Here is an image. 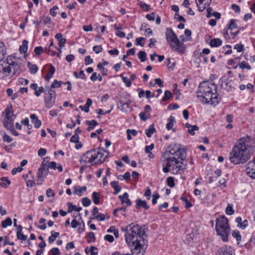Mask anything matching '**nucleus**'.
Segmentation results:
<instances>
[{
  "label": "nucleus",
  "instance_id": "nucleus-1",
  "mask_svg": "<svg viewBox=\"0 0 255 255\" xmlns=\"http://www.w3.org/2000/svg\"><path fill=\"white\" fill-rule=\"evenodd\" d=\"M125 232L126 243L130 248L132 255H144L146 248V241L144 237L145 232L138 225L132 223L127 227H122Z\"/></svg>",
  "mask_w": 255,
  "mask_h": 255
},
{
  "label": "nucleus",
  "instance_id": "nucleus-2",
  "mask_svg": "<svg viewBox=\"0 0 255 255\" xmlns=\"http://www.w3.org/2000/svg\"><path fill=\"white\" fill-rule=\"evenodd\" d=\"M186 153L184 148L174 145L170 146L161 159V162L166 161V165L163 168V172L169 171V167H172V173L177 174L183 171L187 165Z\"/></svg>",
  "mask_w": 255,
  "mask_h": 255
},
{
  "label": "nucleus",
  "instance_id": "nucleus-3",
  "mask_svg": "<svg viewBox=\"0 0 255 255\" xmlns=\"http://www.w3.org/2000/svg\"><path fill=\"white\" fill-rule=\"evenodd\" d=\"M255 152V140L249 136L241 137L233 147L229 159L234 164L245 163Z\"/></svg>",
  "mask_w": 255,
  "mask_h": 255
},
{
  "label": "nucleus",
  "instance_id": "nucleus-4",
  "mask_svg": "<svg viewBox=\"0 0 255 255\" xmlns=\"http://www.w3.org/2000/svg\"><path fill=\"white\" fill-rule=\"evenodd\" d=\"M217 89V86L213 82L203 81L196 91L197 98L203 104L216 106L221 101Z\"/></svg>",
  "mask_w": 255,
  "mask_h": 255
},
{
  "label": "nucleus",
  "instance_id": "nucleus-5",
  "mask_svg": "<svg viewBox=\"0 0 255 255\" xmlns=\"http://www.w3.org/2000/svg\"><path fill=\"white\" fill-rule=\"evenodd\" d=\"M22 65V60L14 55L8 56L6 60H0V79L12 77L18 73Z\"/></svg>",
  "mask_w": 255,
  "mask_h": 255
},
{
  "label": "nucleus",
  "instance_id": "nucleus-6",
  "mask_svg": "<svg viewBox=\"0 0 255 255\" xmlns=\"http://www.w3.org/2000/svg\"><path fill=\"white\" fill-rule=\"evenodd\" d=\"M165 36L167 42L171 49L179 53L183 54L185 51L184 43L180 41L177 35L170 27L166 28Z\"/></svg>",
  "mask_w": 255,
  "mask_h": 255
},
{
  "label": "nucleus",
  "instance_id": "nucleus-7",
  "mask_svg": "<svg viewBox=\"0 0 255 255\" xmlns=\"http://www.w3.org/2000/svg\"><path fill=\"white\" fill-rule=\"evenodd\" d=\"M216 231L224 242L228 241V237L230 233L228 220L224 216H220L216 220Z\"/></svg>",
  "mask_w": 255,
  "mask_h": 255
},
{
  "label": "nucleus",
  "instance_id": "nucleus-8",
  "mask_svg": "<svg viewBox=\"0 0 255 255\" xmlns=\"http://www.w3.org/2000/svg\"><path fill=\"white\" fill-rule=\"evenodd\" d=\"M93 152L95 164H99L103 163L108 156V153H106L103 148L95 149L93 150Z\"/></svg>",
  "mask_w": 255,
  "mask_h": 255
},
{
  "label": "nucleus",
  "instance_id": "nucleus-9",
  "mask_svg": "<svg viewBox=\"0 0 255 255\" xmlns=\"http://www.w3.org/2000/svg\"><path fill=\"white\" fill-rule=\"evenodd\" d=\"M80 162L82 164H90L91 165H95V162H94L93 150H88L83 154L80 157Z\"/></svg>",
  "mask_w": 255,
  "mask_h": 255
},
{
  "label": "nucleus",
  "instance_id": "nucleus-10",
  "mask_svg": "<svg viewBox=\"0 0 255 255\" xmlns=\"http://www.w3.org/2000/svg\"><path fill=\"white\" fill-rule=\"evenodd\" d=\"M212 0H196L199 11L204 10L211 2Z\"/></svg>",
  "mask_w": 255,
  "mask_h": 255
},
{
  "label": "nucleus",
  "instance_id": "nucleus-11",
  "mask_svg": "<svg viewBox=\"0 0 255 255\" xmlns=\"http://www.w3.org/2000/svg\"><path fill=\"white\" fill-rule=\"evenodd\" d=\"M119 198H120L122 204H126L128 206L131 205V202L128 198V193H124L123 195H120Z\"/></svg>",
  "mask_w": 255,
  "mask_h": 255
},
{
  "label": "nucleus",
  "instance_id": "nucleus-12",
  "mask_svg": "<svg viewBox=\"0 0 255 255\" xmlns=\"http://www.w3.org/2000/svg\"><path fill=\"white\" fill-rule=\"evenodd\" d=\"M168 122L166 125V128L169 130L172 129V131L175 132L176 129L174 128H172L174 123H175V118L172 116H170L168 119Z\"/></svg>",
  "mask_w": 255,
  "mask_h": 255
},
{
  "label": "nucleus",
  "instance_id": "nucleus-13",
  "mask_svg": "<svg viewBox=\"0 0 255 255\" xmlns=\"http://www.w3.org/2000/svg\"><path fill=\"white\" fill-rule=\"evenodd\" d=\"M136 207L137 209L143 208L145 210H148L149 208V206L147 205L146 202L140 199L136 200Z\"/></svg>",
  "mask_w": 255,
  "mask_h": 255
},
{
  "label": "nucleus",
  "instance_id": "nucleus-14",
  "mask_svg": "<svg viewBox=\"0 0 255 255\" xmlns=\"http://www.w3.org/2000/svg\"><path fill=\"white\" fill-rule=\"evenodd\" d=\"M55 98L49 96L45 97V107L48 108H51L54 103Z\"/></svg>",
  "mask_w": 255,
  "mask_h": 255
},
{
  "label": "nucleus",
  "instance_id": "nucleus-15",
  "mask_svg": "<svg viewBox=\"0 0 255 255\" xmlns=\"http://www.w3.org/2000/svg\"><path fill=\"white\" fill-rule=\"evenodd\" d=\"M31 122L34 125V127L36 128H39L41 125V121L38 119L35 114H31L30 116Z\"/></svg>",
  "mask_w": 255,
  "mask_h": 255
},
{
  "label": "nucleus",
  "instance_id": "nucleus-16",
  "mask_svg": "<svg viewBox=\"0 0 255 255\" xmlns=\"http://www.w3.org/2000/svg\"><path fill=\"white\" fill-rule=\"evenodd\" d=\"M129 104L128 102H124L120 101L118 103V107L122 111L126 112L128 110Z\"/></svg>",
  "mask_w": 255,
  "mask_h": 255
},
{
  "label": "nucleus",
  "instance_id": "nucleus-17",
  "mask_svg": "<svg viewBox=\"0 0 255 255\" xmlns=\"http://www.w3.org/2000/svg\"><path fill=\"white\" fill-rule=\"evenodd\" d=\"M93 102L92 100L88 98L87 100L86 103L84 106L81 105L79 106V108L82 110L84 111L86 113H88L89 112V108L92 105Z\"/></svg>",
  "mask_w": 255,
  "mask_h": 255
},
{
  "label": "nucleus",
  "instance_id": "nucleus-18",
  "mask_svg": "<svg viewBox=\"0 0 255 255\" xmlns=\"http://www.w3.org/2000/svg\"><path fill=\"white\" fill-rule=\"evenodd\" d=\"M185 127L187 128L188 132L191 134V135H194L195 131H197L199 129V128L196 126L193 125L192 126L190 124L187 123L185 124Z\"/></svg>",
  "mask_w": 255,
  "mask_h": 255
},
{
  "label": "nucleus",
  "instance_id": "nucleus-19",
  "mask_svg": "<svg viewBox=\"0 0 255 255\" xmlns=\"http://www.w3.org/2000/svg\"><path fill=\"white\" fill-rule=\"evenodd\" d=\"M56 39L58 41V45L60 47H63L66 43V39L62 38V34L61 33L56 34L55 36Z\"/></svg>",
  "mask_w": 255,
  "mask_h": 255
},
{
  "label": "nucleus",
  "instance_id": "nucleus-20",
  "mask_svg": "<svg viewBox=\"0 0 255 255\" xmlns=\"http://www.w3.org/2000/svg\"><path fill=\"white\" fill-rule=\"evenodd\" d=\"M222 41L220 38L211 39L210 42V46L211 47H217L222 45Z\"/></svg>",
  "mask_w": 255,
  "mask_h": 255
},
{
  "label": "nucleus",
  "instance_id": "nucleus-21",
  "mask_svg": "<svg viewBox=\"0 0 255 255\" xmlns=\"http://www.w3.org/2000/svg\"><path fill=\"white\" fill-rule=\"evenodd\" d=\"M85 123L89 126L87 128L88 131H91L94 128L98 125V123L95 120L91 121H86Z\"/></svg>",
  "mask_w": 255,
  "mask_h": 255
},
{
  "label": "nucleus",
  "instance_id": "nucleus-22",
  "mask_svg": "<svg viewBox=\"0 0 255 255\" xmlns=\"http://www.w3.org/2000/svg\"><path fill=\"white\" fill-rule=\"evenodd\" d=\"M67 207H68V212L71 213L73 211H75L77 212H79L82 210V207H77L75 205H72V204L71 202H68L67 204Z\"/></svg>",
  "mask_w": 255,
  "mask_h": 255
},
{
  "label": "nucleus",
  "instance_id": "nucleus-23",
  "mask_svg": "<svg viewBox=\"0 0 255 255\" xmlns=\"http://www.w3.org/2000/svg\"><path fill=\"white\" fill-rule=\"evenodd\" d=\"M218 255H232L231 248L228 247L222 248Z\"/></svg>",
  "mask_w": 255,
  "mask_h": 255
},
{
  "label": "nucleus",
  "instance_id": "nucleus-24",
  "mask_svg": "<svg viewBox=\"0 0 255 255\" xmlns=\"http://www.w3.org/2000/svg\"><path fill=\"white\" fill-rule=\"evenodd\" d=\"M156 131V130L154 128V125L151 124L150 125L148 128L145 130V132L148 137H150L153 133Z\"/></svg>",
  "mask_w": 255,
  "mask_h": 255
},
{
  "label": "nucleus",
  "instance_id": "nucleus-25",
  "mask_svg": "<svg viewBox=\"0 0 255 255\" xmlns=\"http://www.w3.org/2000/svg\"><path fill=\"white\" fill-rule=\"evenodd\" d=\"M6 49L3 42H0V60H2L6 55Z\"/></svg>",
  "mask_w": 255,
  "mask_h": 255
},
{
  "label": "nucleus",
  "instance_id": "nucleus-26",
  "mask_svg": "<svg viewBox=\"0 0 255 255\" xmlns=\"http://www.w3.org/2000/svg\"><path fill=\"white\" fill-rule=\"evenodd\" d=\"M46 175H47V171L45 169V165L44 164V162H43L42 163V164L41 165L40 167L38 169V171L37 175L45 177Z\"/></svg>",
  "mask_w": 255,
  "mask_h": 255
},
{
  "label": "nucleus",
  "instance_id": "nucleus-27",
  "mask_svg": "<svg viewBox=\"0 0 255 255\" xmlns=\"http://www.w3.org/2000/svg\"><path fill=\"white\" fill-rule=\"evenodd\" d=\"M59 236V233L52 231L51 232V236L48 238V242L50 244L53 243Z\"/></svg>",
  "mask_w": 255,
  "mask_h": 255
},
{
  "label": "nucleus",
  "instance_id": "nucleus-28",
  "mask_svg": "<svg viewBox=\"0 0 255 255\" xmlns=\"http://www.w3.org/2000/svg\"><path fill=\"white\" fill-rule=\"evenodd\" d=\"M3 126L7 129H13V121L4 119L3 122Z\"/></svg>",
  "mask_w": 255,
  "mask_h": 255
},
{
  "label": "nucleus",
  "instance_id": "nucleus-29",
  "mask_svg": "<svg viewBox=\"0 0 255 255\" xmlns=\"http://www.w3.org/2000/svg\"><path fill=\"white\" fill-rule=\"evenodd\" d=\"M111 185L115 190V194H117L121 191V188L119 186V182L118 181H115L111 182Z\"/></svg>",
  "mask_w": 255,
  "mask_h": 255
},
{
  "label": "nucleus",
  "instance_id": "nucleus-30",
  "mask_svg": "<svg viewBox=\"0 0 255 255\" xmlns=\"http://www.w3.org/2000/svg\"><path fill=\"white\" fill-rule=\"evenodd\" d=\"M127 139L130 140L132 139L131 135L136 136L137 134V131L135 129H128L127 130Z\"/></svg>",
  "mask_w": 255,
  "mask_h": 255
},
{
  "label": "nucleus",
  "instance_id": "nucleus-31",
  "mask_svg": "<svg viewBox=\"0 0 255 255\" xmlns=\"http://www.w3.org/2000/svg\"><path fill=\"white\" fill-rule=\"evenodd\" d=\"M12 220L10 218L7 217L5 220L1 222V226L3 228H6L8 226H10L12 225Z\"/></svg>",
  "mask_w": 255,
  "mask_h": 255
},
{
  "label": "nucleus",
  "instance_id": "nucleus-32",
  "mask_svg": "<svg viewBox=\"0 0 255 255\" xmlns=\"http://www.w3.org/2000/svg\"><path fill=\"white\" fill-rule=\"evenodd\" d=\"M28 49V41L26 40H24L22 41V45L19 47V50L20 52L24 53H26Z\"/></svg>",
  "mask_w": 255,
  "mask_h": 255
},
{
  "label": "nucleus",
  "instance_id": "nucleus-33",
  "mask_svg": "<svg viewBox=\"0 0 255 255\" xmlns=\"http://www.w3.org/2000/svg\"><path fill=\"white\" fill-rule=\"evenodd\" d=\"M1 180L2 182L0 184V186L3 188H7L11 184L10 181L7 177H2Z\"/></svg>",
  "mask_w": 255,
  "mask_h": 255
},
{
  "label": "nucleus",
  "instance_id": "nucleus-34",
  "mask_svg": "<svg viewBox=\"0 0 255 255\" xmlns=\"http://www.w3.org/2000/svg\"><path fill=\"white\" fill-rule=\"evenodd\" d=\"M221 86L222 89H224L228 92L231 90L232 87L230 85H229V83L227 81L222 80L221 81Z\"/></svg>",
  "mask_w": 255,
  "mask_h": 255
},
{
  "label": "nucleus",
  "instance_id": "nucleus-35",
  "mask_svg": "<svg viewBox=\"0 0 255 255\" xmlns=\"http://www.w3.org/2000/svg\"><path fill=\"white\" fill-rule=\"evenodd\" d=\"M92 196L94 204L96 205H98L100 203L99 193L98 192H94L92 193Z\"/></svg>",
  "mask_w": 255,
  "mask_h": 255
},
{
  "label": "nucleus",
  "instance_id": "nucleus-36",
  "mask_svg": "<svg viewBox=\"0 0 255 255\" xmlns=\"http://www.w3.org/2000/svg\"><path fill=\"white\" fill-rule=\"evenodd\" d=\"M138 58L140 59V62H143L147 59L146 54L143 51L139 52L137 55Z\"/></svg>",
  "mask_w": 255,
  "mask_h": 255
},
{
  "label": "nucleus",
  "instance_id": "nucleus-37",
  "mask_svg": "<svg viewBox=\"0 0 255 255\" xmlns=\"http://www.w3.org/2000/svg\"><path fill=\"white\" fill-rule=\"evenodd\" d=\"M28 68L31 74H35L38 70V67L35 64H31L30 62L28 63Z\"/></svg>",
  "mask_w": 255,
  "mask_h": 255
},
{
  "label": "nucleus",
  "instance_id": "nucleus-38",
  "mask_svg": "<svg viewBox=\"0 0 255 255\" xmlns=\"http://www.w3.org/2000/svg\"><path fill=\"white\" fill-rule=\"evenodd\" d=\"M5 118V120L13 121L15 116L11 111L7 110L6 112Z\"/></svg>",
  "mask_w": 255,
  "mask_h": 255
},
{
  "label": "nucleus",
  "instance_id": "nucleus-39",
  "mask_svg": "<svg viewBox=\"0 0 255 255\" xmlns=\"http://www.w3.org/2000/svg\"><path fill=\"white\" fill-rule=\"evenodd\" d=\"M235 211L233 208V205L228 204L226 208V213L228 215H232Z\"/></svg>",
  "mask_w": 255,
  "mask_h": 255
},
{
  "label": "nucleus",
  "instance_id": "nucleus-40",
  "mask_svg": "<svg viewBox=\"0 0 255 255\" xmlns=\"http://www.w3.org/2000/svg\"><path fill=\"white\" fill-rule=\"evenodd\" d=\"M120 76L122 78L123 82L125 83L127 87H130L131 85L130 80L128 79L127 77L123 76V74H121Z\"/></svg>",
  "mask_w": 255,
  "mask_h": 255
},
{
  "label": "nucleus",
  "instance_id": "nucleus-41",
  "mask_svg": "<svg viewBox=\"0 0 255 255\" xmlns=\"http://www.w3.org/2000/svg\"><path fill=\"white\" fill-rule=\"evenodd\" d=\"M239 67L240 68L242 69H247L248 70H250L251 69V67L249 65V64L246 62V61H242V62H241L239 65Z\"/></svg>",
  "mask_w": 255,
  "mask_h": 255
},
{
  "label": "nucleus",
  "instance_id": "nucleus-42",
  "mask_svg": "<svg viewBox=\"0 0 255 255\" xmlns=\"http://www.w3.org/2000/svg\"><path fill=\"white\" fill-rule=\"evenodd\" d=\"M166 182L168 186L171 188H173L175 186L174 179L172 177H169L166 179Z\"/></svg>",
  "mask_w": 255,
  "mask_h": 255
},
{
  "label": "nucleus",
  "instance_id": "nucleus-43",
  "mask_svg": "<svg viewBox=\"0 0 255 255\" xmlns=\"http://www.w3.org/2000/svg\"><path fill=\"white\" fill-rule=\"evenodd\" d=\"M232 236L234 238H236L238 242H239L241 240V238H242L241 235L239 231H238L237 230H235V231H233Z\"/></svg>",
  "mask_w": 255,
  "mask_h": 255
},
{
  "label": "nucleus",
  "instance_id": "nucleus-44",
  "mask_svg": "<svg viewBox=\"0 0 255 255\" xmlns=\"http://www.w3.org/2000/svg\"><path fill=\"white\" fill-rule=\"evenodd\" d=\"M82 203L83 206L88 207L91 204V200L88 197H84L82 199Z\"/></svg>",
  "mask_w": 255,
  "mask_h": 255
},
{
  "label": "nucleus",
  "instance_id": "nucleus-45",
  "mask_svg": "<svg viewBox=\"0 0 255 255\" xmlns=\"http://www.w3.org/2000/svg\"><path fill=\"white\" fill-rule=\"evenodd\" d=\"M63 82L62 81H58L57 80H54L51 86L52 88H59L61 86Z\"/></svg>",
  "mask_w": 255,
  "mask_h": 255
},
{
  "label": "nucleus",
  "instance_id": "nucleus-46",
  "mask_svg": "<svg viewBox=\"0 0 255 255\" xmlns=\"http://www.w3.org/2000/svg\"><path fill=\"white\" fill-rule=\"evenodd\" d=\"M139 4L140 8H142L144 11H147L149 10V5L145 3V2H140Z\"/></svg>",
  "mask_w": 255,
  "mask_h": 255
},
{
  "label": "nucleus",
  "instance_id": "nucleus-47",
  "mask_svg": "<svg viewBox=\"0 0 255 255\" xmlns=\"http://www.w3.org/2000/svg\"><path fill=\"white\" fill-rule=\"evenodd\" d=\"M234 48L238 52H242L244 49V45L242 44H236L234 45Z\"/></svg>",
  "mask_w": 255,
  "mask_h": 255
},
{
  "label": "nucleus",
  "instance_id": "nucleus-48",
  "mask_svg": "<svg viewBox=\"0 0 255 255\" xmlns=\"http://www.w3.org/2000/svg\"><path fill=\"white\" fill-rule=\"evenodd\" d=\"M74 192L76 195H78L79 196H81L82 195V191L80 189V186H75L73 188Z\"/></svg>",
  "mask_w": 255,
  "mask_h": 255
},
{
  "label": "nucleus",
  "instance_id": "nucleus-49",
  "mask_svg": "<svg viewBox=\"0 0 255 255\" xmlns=\"http://www.w3.org/2000/svg\"><path fill=\"white\" fill-rule=\"evenodd\" d=\"M237 27V24L236 23V20L235 19H231L230 21V24L229 25V28L233 30Z\"/></svg>",
  "mask_w": 255,
  "mask_h": 255
},
{
  "label": "nucleus",
  "instance_id": "nucleus-50",
  "mask_svg": "<svg viewBox=\"0 0 255 255\" xmlns=\"http://www.w3.org/2000/svg\"><path fill=\"white\" fill-rule=\"evenodd\" d=\"M171 96V93L170 91L166 90L164 92V96L162 98V101H166L168 100Z\"/></svg>",
  "mask_w": 255,
  "mask_h": 255
},
{
  "label": "nucleus",
  "instance_id": "nucleus-51",
  "mask_svg": "<svg viewBox=\"0 0 255 255\" xmlns=\"http://www.w3.org/2000/svg\"><path fill=\"white\" fill-rule=\"evenodd\" d=\"M16 236L18 239L22 241H25L27 238V236L24 235L22 232L17 233Z\"/></svg>",
  "mask_w": 255,
  "mask_h": 255
},
{
  "label": "nucleus",
  "instance_id": "nucleus-52",
  "mask_svg": "<svg viewBox=\"0 0 255 255\" xmlns=\"http://www.w3.org/2000/svg\"><path fill=\"white\" fill-rule=\"evenodd\" d=\"M145 40L144 37H138L136 39V45H140L141 46H143L144 45V42H142L143 41Z\"/></svg>",
  "mask_w": 255,
  "mask_h": 255
},
{
  "label": "nucleus",
  "instance_id": "nucleus-53",
  "mask_svg": "<svg viewBox=\"0 0 255 255\" xmlns=\"http://www.w3.org/2000/svg\"><path fill=\"white\" fill-rule=\"evenodd\" d=\"M44 92V89L43 87H40L39 88L38 90L36 89L34 92V94L36 97H39L41 93Z\"/></svg>",
  "mask_w": 255,
  "mask_h": 255
},
{
  "label": "nucleus",
  "instance_id": "nucleus-54",
  "mask_svg": "<svg viewBox=\"0 0 255 255\" xmlns=\"http://www.w3.org/2000/svg\"><path fill=\"white\" fill-rule=\"evenodd\" d=\"M174 18L179 21L186 22L185 19L181 15H180L179 13H176L174 15Z\"/></svg>",
  "mask_w": 255,
  "mask_h": 255
},
{
  "label": "nucleus",
  "instance_id": "nucleus-55",
  "mask_svg": "<svg viewBox=\"0 0 255 255\" xmlns=\"http://www.w3.org/2000/svg\"><path fill=\"white\" fill-rule=\"evenodd\" d=\"M102 47L101 45H96L93 46V50L97 54L99 53L102 51Z\"/></svg>",
  "mask_w": 255,
  "mask_h": 255
},
{
  "label": "nucleus",
  "instance_id": "nucleus-56",
  "mask_svg": "<svg viewBox=\"0 0 255 255\" xmlns=\"http://www.w3.org/2000/svg\"><path fill=\"white\" fill-rule=\"evenodd\" d=\"M47 152V150L45 148H41L38 151V155L40 157H42L44 156Z\"/></svg>",
  "mask_w": 255,
  "mask_h": 255
},
{
  "label": "nucleus",
  "instance_id": "nucleus-57",
  "mask_svg": "<svg viewBox=\"0 0 255 255\" xmlns=\"http://www.w3.org/2000/svg\"><path fill=\"white\" fill-rule=\"evenodd\" d=\"M144 196L146 197L147 200H149L151 198V190L149 187H147L144 193Z\"/></svg>",
  "mask_w": 255,
  "mask_h": 255
},
{
  "label": "nucleus",
  "instance_id": "nucleus-58",
  "mask_svg": "<svg viewBox=\"0 0 255 255\" xmlns=\"http://www.w3.org/2000/svg\"><path fill=\"white\" fill-rule=\"evenodd\" d=\"M2 139L5 142H10L12 141L13 139L10 136L7 135L6 134H4L3 135Z\"/></svg>",
  "mask_w": 255,
  "mask_h": 255
},
{
  "label": "nucleus",
  "instance_id": "nucleus-59",
  "mask_svg": "<svg viewBox=\"0 0 255 255\" xmlns=\"http://www.w3.org/2000/svg\"><path fill=\"white\" fill-rule=\"evenodd\" d=\"M155 13L153 12L150 14H147L146 15V18L150 21H153L155 19Z\"/></svg>",
  "mask_w": 255,
  "mask_h": 255
},
{
  "label": "nucleus",
  "instance_id": "nucleus-60",
  "mask_svg": "<svg viewBox=\"0 0 255 255\" xmlns=\"http://www.w3.org/2000/svg\"><path fill=\"white\" fill-rule=\"evenodd\" d=\"M93 62V60L90 57V56H87L85 58V64L86 65H88Z\"/></svg>",
  "mask_w": 255,
  "mask_h": 255
},
{
  "label": "nucleus",
  "instance_id": "nucleus-61",
  "mask_svg": "<svg viewBox=\"0 0 255 255\" xmlns=\"http://www.w3.org/2000/svg\"><path fill=\"white\" fill-rule=\"evenodd\" d=\"M99 221H103L105 219V216L103 214L99 213L97 216H95V218Z\"/></svg>",
  "mask_w": 255,
  "mask_h": 255
},
{
  "label": "nucleus",
  "instance_id": "nucleus-62",
  "mask_svg": "<svg viewBox=\"0 0 255 255\" xmlns=\"http://www.w3.org/2000/svg\"><path fill=\"white\" fill-rule=\"evenodd\" d=\"M46 194L48 197H54L55 196L54 191L50 188H49L46 190Z\"/></svg>",
  "mask_w": 255,
  "mask_h": 255
},
{
  "label": "nucleus",
  "instance_id": "nucleus-63",
  "mask_svg": "<svg viewBox=\"0 0 255 255\" xmlns=\"http://www.w3.org/2000/svg\"><path fill=\"white\" fill-rule=\"evenodd\" d=\"M60 251L57 248H53L51 250V253L52 255H60Z\"/></svg>",
  "mask_w": 255,
  "mask_h": 255
},
{
  "label": "nucleus",
  "instance_id": "nucleus-64",
  "mask_svg": "<svg viewBox=\"0 0 255 255\" xmlns=\"http://www.w3.org/2000/svg\"><path fill=\"white\" fill-rule=\"evenodd\" d=\"M97 249L94 246L90 247V251L91 252V255H97L98 252L97 251Z\"/></svg>",
  "mask_w": 255,
  "mask_h": 255
}]
</instances>
